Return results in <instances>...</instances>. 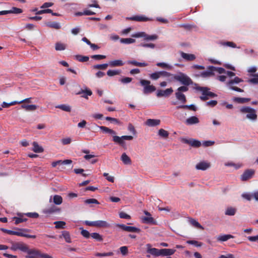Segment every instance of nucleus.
I'll list each match as a JSON object with an SVG mask.
<instances>
[{
	"label": "nucleus",
	"mask_w": 258,
	"mask_h": 258,
	"mask_svg": "<svg viewBox=\"0 0 258 258\" xmlns=\"http://www.w3.org/2000/svg\"><path fill=\"white\" fill-rule=\"evenodd\" d=\"M173 92V90L172 88H168L164 90L159 89L156 92V96L159 98L162 97H168L171 95Z\"/></svg>",
	"instance_id": "9b49d317"
},
{
	"label": "nucleus",
	"mask_w": 258,
	"mask_h": 258,
	"mask_svg": "<svg viewBox=\"0 0 258 258\" xmlns=\"http://www.w3.org/2000/svg\"><path fill=\"white\" fill-rule=\"evenodd\" d=\"M254 174V170L253 169H247L241 175L242 181H246L252 177Z\"/></svg>",
	"instance_id": "ddd939ff"
},
{
	"label": "nucleus",
	"mask_w": 258,
	"mask_h": 258,
	"mask_svg": "<svg viewBox=\"0 0 258 258\" xmlns=\"http://www.w3.org/2000/svg\"><path fill=\"white\" fill-rule=\"evenodd\" d=\"M46 26L55 29H59L60 28L59 24L56 22H48L46 23Z\"/></svg>",
	"instance_id": "58836bf2"
},
{
	"label": "nucleus",
	"mask_w": 258,
	"mask_h": 258,
	"mask_svg": "<svg viewBox=\"0 0 258 258\" xmlns=\"http://www.w3.org/2000/svg\"><path fill=\"white\" fill-rule=\"evenodd\" d=\"M28 245L23 242H12L11 249L14 251L20 250L26 252L28 250Z\"/></svg>",
	"instance_id": "6e6552de"
},
{
	"label": "nucleus",
	"mask_w": 258,
	"mask_h": 258,
	"mask_svg": "<svg viewBox=\"0 0 258 258\" xmlns=\"http://www.w3.org/2000/svg\"><path fill=\"white\" fill-rule=\"evenodd\" d=\"M76 58L80 62H86L89 60V57L87 56H83L81 55H76Z\"/></svg>",
	"instance_id": "603ef678"
},
{
	"label": "nucleus",
	"mask_w": 258,
	"mask_h": 258,
	"mask_svg": "<svg viewBox=\"0 0 258 258\" xmlns=\"http://www.w3.org/2000/svg\"><path fill=\"white\" fill-rule=\"evenodd\" d=\"M161 249L156 248H151L147 250V252L155 256H159L161 255Z\"/></svg>",
	"instance_id": "c756f323"
},
{
	"label": "nucleus",
	"mask_w": 258,
	"mask_h": 258,
	"mask_svg": "<svg viewBox=\"0 0 258 258\" xmlns=\"http://www.w3.org/2000/svg\"><path fill=\"white\" fill-rule=\"evenodd\" d=\"M233 238L234 236L231 234H225L218 236L217 239L219 241H226L230 238Z\"/></svg>",
	"instance_id": "7c9ffc66"
},
{
	"label": "nucleus",
	"mask_w": 258,
	"mask_h": 258,
	"mask_svg": "<svg viewBox=\"0 0 258 258\" xmlns=\"http://www.w3.org/2000/svg\"><path fill=\"white\" fill-rule=\"evenodd\" d=\"M182 141L183 143L195 148H198L201 146V142L195 139L187 140L186 139H182Z\"/></svg>",
	"instance_id": "4468645a"
},
{
	"label": "nucleus",
	"mask_w": 258,
	"mask_h": 258,
	"mask_svg": "<svg viewBox=\"0 0 258 258\" xmlns=\"http://www.w3.org/2000/svg\"><path fill=\"white\" fill-rule=\"evenodd\" d=\"M250 100V98H248L235 97L234 98V101L239 103H246L249 101Z\"/></svg>",
	"instance_id": "a18cd8bd"
},
{
	"label": "nucleus",
	"mask_w": 258,
	"mask_h": 258,
	"mask_svg": "<svg viewBox=\"0 0 258 258\" xmlns=\"http://www.w3.org/2000/svg\"><path fill=\"white\" fill-rule=\"evenodd\" d=\"M108 65L109 64L107 63L96 64L93 66V68L95 69L105 70L107 68Z\"/></svg>",
	"instance_id": "4d7b16f0"
},
{
	"label": "nucleus",
	"mask_w": 258,
	"mask_h": 258,
	"mask_svg": "<svg viewBox=\"0 0 258 258\" xmlns=\"http://www.w3.org/2000/svg\"><path fill=\"white\" fill-rule=\"evenodd\" d=\"M66 44L61 43V42H56L55 45V49L57 51H61L64 50L66 48Z\"/></svg>",
	"instance_id": "e433bc0d"
},
{
	"label": "nucleus",
	"mask_w": 258,
	"mask_h": 258,
	"mask_svg": "<svg viewBox=\"0 0 258 258\" xmlns=\"http://www.w3.org/2000/svg\"><path fill=\"white\" fill-rule=\"evenodd\" d=\"M121 160L124 164L130 165L132 163L131 158L125 153L121 155Z\"/></svg>",
	"instance_id": "cd10ccee"
},
{
	"label": "nucleus",
	"mask_w": 258,
	"mask_h": 258,
	"mask_svg": "<svg viewBox=\"0 0 258 258\" xmlns=\"http://www.w3.org/2000/svg\"><path fill=\"white\" fill-rule=\"evenodd\" d=\"M103 133L109 134L112 136V141L118 144L123 148L125 147V143L124 140H132L133 137L132 136H122L119 137L116 136V133L113 130L110 129L104 126H97Z\"/></svg>",
	"instance_id": "f257e3e1"
},
{
	"label": "nucleus",
	"mask_w": 258,
	"mask_h": 258,
	"mask_svg": "<svg viewBox=\"0 0 258 258\" xmlns=\"http://www.w3.org/2000/svg\"><path fill=\"white\" fill-rule=\"evenodd\" d=\"M56 108L60 109L63 111H67V112H71V108L70 106L66 104H61L58 105L56 106Z\"/></svg>",
	"instance_id": "37998d69"
},
{
	"label": "nucleus",
	"mask_w": 258,
	"mask_h": 258,
	"mask_svg": "<svg viewBox=\"0 0 258 258\" xmlns=\"http://www.w3.org/2000/svg\"><path fill=\"white\" fill-rule=\"evenodd\" d=\"M214 71H217L218 73L221 74L226 73V71L223 68L215 67L214 66H209L207 71H204L200 74L196 75L198 77H202L203 78H208L214 76Z\"/></svg>",
	"instance_id": "f03ea898"
},
{
	"label": "nucleus",
	"mask_w": 258,
	"mask_h": 258,
	"mask_svg": "<svg viewBox=\"0 0 258 258\" xmlns=\"http://www.w3.org/2000/svg\"><path fill=\"white\" fill-rule=\"evenodd\" d=\"M176 109H187L194 111H196L197 110V107L194 104L190 105H182L180 106H178L176 107Z\"/></svg>",
	"instance_id": "393cba45"
},
{
	"label": "nucleus",
	"mask_w": 258,
	"mask_h": 258,
	"mask_svg": "<svg viewBox=\"0 0 258 258\" xmlns=\"http://www.w3.org/2000/svg\"><path fill=\"white\" fill-rule=\"evenodd\" d=\"M96 256H112L113 255V253L112 252H104V253H100L97 252L95 254Z\"/></svg>",
	"instance_id": "bf43d9fd"
},
{
	"label": "nucleus",
	"mask_w": 258,
	"mask_h": 258,
	"mask_svg": "<svg viewBox=\"0 0 258 258\" xmlns=\"http://www.w3.org/2000/svg\"><path fill=\"white\" fill-rule=\"evenodd\" d=\"M156 66L159 67L167 69L169 70H171L172 68V66H171L169 64H167L165 62H158L156 63Z\"/></svg>",
	"instance_id": "864d4df0"
},
{
	"label": "nucleus",
	"mask_w": 258,
	"mask_h": 258,
	"mask_svg": "<svg viewBox=\"0 0 258 258\" xmlns=\"http://www.w3.org/2000/svg\"><path fill=\"white\" fill-rule=\"evenodd\" d=\"M242 81H243V80L241 79H240L237 77H236L234 78V79L231 80L230 81H229L228 83H227V85L228 86L232 85L234 83L238 84L240 82H242Z\"/></svg>",
	"instance_id": "8fccbe9b"
},
{
	"label": "nucleus",
	"mask_w": 258,
	"mask_h": 258,
	"mask_svg": "<svg viewBox=\"0 0 258 258\" xmlns=\"http://www.w3.org/2000/svg\"><path fill=\"white\" fill-rule=\"evenodd\" d=\"M221 44L224 46H227L232 48L236 47V45L233 42L227 41L221 42Z\"/></svg>",
	"instance_id": "680f3d73"
},
{
	"label": "nucleus",
	"mask_w": 258,
	"mask_h": 258,
	"mask_svg": "<svg viewBox=\"0 0 258 258\" xmlns=\"http://www.w3.org/2000/svg\"><path fill=\"white\" fill-rule=\"evenodd\" d=\"M158 135L162 138H167L169 136V133L164 129L161 128L158 131Z\"/></svg>",
	"instance_id": "de8ad7c7"
},
{
	"label": "nucleus",
	"mask_w": 258,
	"mask_h": 258,
	"mask_svg": "<svg viewBox=\"0 0 258 258\" xmlns=\"http://www.w3.org/2000/svg\"><path fill=\"white\" fill-rule=\"evenodd\" d=\"M33 149L32 150L35 153H42L44 150L41 146H40L36 142H33L32 143Z\"/></svg>",
	"instance_id": "a878e982"
},
{
	"label": "nucleus",
	"mask_w": 258,
	"mask_h": 258,
	"mask_svg": "<svg viewBox=\"0 0 258 258\" xmlns=\"http://www.w3.org/2000/svg\"><path fill=\"white\" fill-rule=\"evenodd\" d=\"M199 122V118L195 116H192L189 117V118H187L185 121V123L186 125H188L197 124Z\"/></svg>",
	"instance_id": "a211bd4d"
},
{
	"label": "nucleus",
	"mask_w": 258,
	"mask_h": 258,
	"mask_svg": "<svg viewBox=\"0 0 258 258\" xmlns=\"http://www.w3.org/2000/svg\"><path fill=\"white\" fill-rule=\"evenodd\" d=\"M84 203L86 204H99V202L95 199H87L84 201Z\"/></svg>",
	"instance_id": "052dcab7"
},
{
	"label": "nucleus",
	"mask_w": 258,
	"mask_h": 258,
	"mask_svg": "<svg viewBox=\"0 0 258 258\" xmlns=\"http://www.w3.org/2000/svg\"><path fill=\"white\" fill-rule=\"evenodd\" d=\"M246 117L251 120H255L257 118L255 110L252 108V110L247 114Z\"/></svg>",
	"instance_id": "72a5a7b5"
},
{
	"label": "nucleus",
	"mask_w": 258,
	"mask_h": 258,
	"mask_svg": "<svg viewBox=\"0 0 258 258\" xmlns=\"http://www.w3.org/2000/svg\"><path fill=\"white\" fill-rule=\"evenodd\" d=\"M181 57L188 61H192L196 59V56L192 54L186 53L183 52L181 53Z\"/></svg>",
	"instance_id": "5701e85b"
},
{
	"label": "nucleus",
	"mask_w": 258,
	"mask_h": 258,
	"mask_svg": "<svg viewBox=\"0 0 258 258\" xmlns=\"http://www.w3.org/2000/svg\"><path fill=\"white\" fill-rule=\"evenodd\" d=\"M135 41H136L135 39H133V38H121L120 39V42L121 43H124V44L133 43H135Z\"/></svg>",
	"instance_id": "3c124183"
},
{
	"label": "nucleus",
	"mask_w": 258,
	"mask_h": 258,
	"mask_svg": "<svg viewBox=\"0 0 258 258\" xmlns=\"http://www.w3.org/2000/svg\"><path fill=\"white\" fill-rule=\"evenodd\" d=\"M17 231L9 230L8 234L10 235L25 237L29 238H35L36 237L35 235H29L26 233L30 231L29 229L17 228Z\"/></svg>",
	"instance_id": "423d86ee"
},
{
	"label": "nucleus",
	"mask_w": 258,
	"mask_h": 258,
	"mask_svg": "<svg viewBox=\"0 0 258 258\" xmlns=\"http://www.w3.org/2000/svg\"><path fill=\"white\" fill-rule=\"evenodd\" d=\"M160 72V76L161 77L164 78H169L171 77L170 79H169V81L171 82L173 81V75L171 74L170 73L167 72L166 71H159Z\"/></svg>",
	"instance_id": "473e14b6"
},
{
	"label": "nucleus",
	"mask_w": 258,
	"mask_h": 258,
	"mask_svg": "<svg viewBox=\"0 0 258 258\" xmlns=\"http://www.w3.org/2000/svg\"><path fill=\"white\" fill-rule=\"evenodd\" d=\"M176 98L179 101H181L182 103H185L186 102L185 96L181 92H176L175 94Z\"/></svg>",
	"instance_id": "c85d7f7f"
},
{
	"label": "nucleus",
	"mask_w": 258,
	"mask_h": 258,
	"mask_svg": "<svg viewBox=\"0 0 258 258\" xmlns=\"http://www.w3.org/2000/svg\"><path fill=\"white\" fill-rule=\"evenodd\" d=\"M252 108L248 106H244L240 108V111L241 113H249L251 110H252Z\"/></svg>",
	"instance_id": "69168bd1"
},
{
	"label": "nucleus",
	"mask_w": 258,
	"mask_h": 258,
	"mask_svg": "<svg viewBox=\"0 0 258 258\" xmlns=\"http://www.w3.org/2000/svg\"><path fill=\"white\" fill-rule=\"evenodd\" d=\"M127 63L140 67H145L148 66V64L146 62H139L135 60H128Z\"/></svg>",
	"instance_id": "4be33fe9"
},
{
	"label": "nucleus",
	"mask_w": 258,
	"mask_h": 258,
	"mask_svg": "<svg viewBox=\"0 0 258 258\" xmlns=\"http://www.w3.org/2000/svg\"><path fill=\"white\" fill-rule=\"evenodd\" d=\"M116 226L120 228L123 231H125L129 232H136L139 233L141 231V229L133 226H128L124 224H117Z\"/></svg>",
	"instance_id": "9d476101"
},
{
	"label": "nucleus",
	"mask_w": 258,
	"mask_h": 258,
	"mask_svg": "<svg viewBox=\"0 0 258 258\" xmlns=\"http://www.w3.org/2000/svg\"><path fill=\"white\" fill-rule=\"evenodd\" d=\"M63 237L65 239L66 241L68 243H71V238L70 237V233L68 231H63L62 232V235L60 237Z\"/></svg>",
	"instance_id": "4c0bfd02"
},
{
	"label": "nucleus",
	"mask_w": 258,
	"mask_h": 258,
	"mask_svg": "<svg viewBox=\"0 0 258 258\" xmlns=\"http://www.w3.org/2000/svg\"><path fill=\"white\" fill-rule=\"evenodd\" d=\"M10 14H21L22 13L23 11L21 9L18 8L16 7H12V9L9 10Z\"/></svg>",
	"instance_id": "5fc2aeb1"
},
{
	"label": "nucleus",
	"mask_w": 258,
	"mask_h": 258,
	"mask_svg": "<svg viewBox=\"0 0 258 258\" xmlns=\"http://www.w3.org/2000/svg\"><path fill=\"white\" fill-rule=\"evenodd\" d=\"M80 230H81V234L85 238H88L90 237L91 234L88 231L86 230H84L83 228H80Z\"/></svg>",
	"instance_id": "e2e57ef3"
},
{
	"label": "nucleus",
	"mask_w": 258,
	"mask_h": 258,
	"mask_svg": "<svg viewBox=\"0 0 258 258\" xmlns=\"http://www.w3.org/2000/svg\"><path fill=\"white\" fill-rule=\"evenodd\" d=\"M160 120L159 119H148L146 121V124L150 126H155L160 124Z\"/></svg>",
	"instance_id": "bb28decb"
},
{
	"label": "nucleus",
	"mask_w": 258,
	"mask_h": 258,
	"mask_svg": "<svg viewBox=\"0 0 258 258\" xmlns=\"http://www.w3.org/2000/svg\"><path fill=\"white\" fill-rule=\"evenodd\" d=\"M61 209L53 205L49 207L44 209L43 210V213L48 216H49L54 214L59 213Z\"/></svg>",
	"instance_id": "1a4fd4ad"
},
{
	"label": "nucleus",
	"mask_w": 258,
	"mask_h": 258,
	"mask_svg": "<svg viewBox=\"0 0 258 258\" xmlns=\"http://www.w3.org/2000/svg\"><path fill=\"white\" fill-rule=\"evenodd\" d=\"M55 227L56 229H64L66 224V222L62 221H58L54 222Z\"/></svg>",
	"instance_id": "79ce46f5"
},
{
	"label": "nucleus",
	"mask_w": 258,
	"mask_h": 258,
	"mask_svg": "<svg viewBox=\"0 0 258 258\" xmlns=\"http://www.w3.org/2000/svg\"><path fill=\"white\" fill-rule=\"evenodd\" d=\"M236 210L235 208L232 207H229L225 211V215L229 216H233L236 213Z\"/></svg>",
	"instance_id": "49530a36"
},
{
	"label": "nucleus",
	"mask_w": 258,
	"mask_h": 258,
	"mask_svg": "<svg viewBox=\"0 0 258 258\" xmlns=\"http://www.w3.org/2000/svg\"><path fill=\"white\" fill-rule=\"evenodd\" d=\"M91 57L95 60H100V59H105L106 58V56L104 55H101V54H95V55H92L91 56Z\"/></svg>",
	"instance_id": "338daca9"
},
{
	"label": "nucleus",
	"mask_w": 258,
	"mask_h": 258,
	"mask_svg": "<svg viewBox=\"0 0 258 258\" xmlns=\"http://www.w3.org/2000/svg\"><path fill=\"white\" fill-rule=\"evenodd\" d=\"M26 252V258H52V256L34 248L30 249L28 247V250Z\"/></svg>",
	"instance_id": "7ed1b4c3"
},
{
	"label": "nucleus",
	"mask_w": 258,
	"mask_h": 258,
	"mask_svg": "<svg viewBox=\"0 0 258 258\" xmlns=\"http://www.w3.org/2000/svg\"><path fill=\"white\" fill-rule=\"evenodd\" d=\"M195 89L201 91L202 95L200 97L201 100L205 101L209 99V97L213 98L217 96V95L214 93L209 91L210 89L205 87H196Z\"/></svg>",
	"instance_id": "39448f33"
},
{
	"label": "nucleus",
	"mask_w": 258,
	"mask_h": 258,
	"mask_svg": "<svg viewBox=\"0 0 258 258\" xmlns=\"http://www.w3.org/2000/svg\"><path fill=\"white\" fill-rule=\"evenodd\" d=\"M160 78V72H156L150 75V78L153 80H157Z\"/></svg>",
	"instance_id": "6e6d98bb"
},
{
	"label": "nucleus",
	"mask_w": 258,
	"mask_h": 258,
	"mask_svg": "<svg viewBox=\"0 0 258 258\" xmlns=\"http://www.w3.org/2000/svg\"><path fill=\"white\" fill-rule=\"evenodd\" d=\"M189 223L194 227L201 229H204V227L195 219L191 218L189 219Z\"/></svg>",
	"instance_id": "a19ab883"
},
{
	"label": "nucleus",
	"mask_w": 258,
	"mask_h": 258,
	"mask_svg": "<svg viewBox=\"0 0 258 258\" xmlns=\"http://www.w3.org/2000/svg\"><path fill=\"white\" fill-rule=\"evenodd\" d=\"M186 242L188 244L194 245L196 247H200L203 245V243L196 240H188Z\"/></svg>",
	"instance_id": "13d9d810"
},
{
	"label": "nucleus",
	"mask_w": 258,
	"mask_h": 258,
	"mask_svg": "<svg viewBox=\"0 0 258 258\" xmlns=\"http://www.w3.org/2000/svg\"><path fill=\"white\" fill-rule=\"evenodd\" d=\"M21 108L24 109L25 110L28 111H34L35 110L37 107L36 105L31 104V105H26L22 104L21 105Z\"/></svg>",
	"instance_id": "2f4dec72"
},
{
	"label": "nucleus",
	"mask_w": 258,
	"mask_h": 258,
	"mask_svg": "<svg viewBox=\"0 0 258 258\" xmlns=\"http://www.w3.org/2000/svg\"><path fill=\"white\" fill-rule=\"evenodd\" d=\"M96 227L98 228H109L110 225L105 221L98 220L96 221Z\"/></svg>",
	"instance_id": "412c9836"
},
{
	"label": "nucleus",
	"mask_w": 258,
	"mask_h": 258,
	"mask_svg": "<svg viewBox=\"0 0 258 258\" xmlns=\"http://www.w3.org/2000/svg\"><path fill=\"white\" fill-rule=\"evenodd\" d=\"M73 162L72 160L67 159L64 160H57L54 162H53L51 163V165L53 167H56L57 165H67V164H71Z\"/></svg>",
	"instance_id": "dca6fc26"
},
{
	"label": "nucleus",
	"mask_w": 258,
	"mask_h": 258,
	"mask_svg": "<svg viewBox=\"0 0 258 258\" xmlns=\"http://www.w3.org/2000/svg\"><path fill=\"white\" fill-rule=\"evenodd\" d=\"M121 71L119 70H109L107 72V75L109 77H112L115 75H118L120 74Z\"/></svg>",
	"instance_id": "c03bdc74"
},
{
	"label": "nucleus",
	"mask_w": 258,
	"mask_h": 258,
	"mask_svg": "<svg viewBox=\"0 0 258 258\" xmlns=\"http://www.w3.org/2000/svg\"><path fill=\"white\" fill-rule=\"evenodd\" d=\"M140 83L144 87L143 92L145 94L153 92L156 89L154 86L151 85V82L149 80L141 79Z\"/></svg>",
	"instance_id": "0eeeda50"
},
{
	"label": "nucleus",
	"mask_w": 258,
	"mask_h": 258,
	"mask_svg": "<svg viewBox=\"0 0 258 258\" xmlns=\"http://www.w3.org/2000/svg\"><path fill=\"white\" fill-rule=\"evenodd\" d=\"M127 19L138 22H146L150 20L149 18L143 16H135Z\"/></svg>",
	"instance_id": "f3484780"
},
{
	"label": "nucleus",
	"mask_w": 258,
	"mask_h": 258,
	"mask_svg": "<svg viewBox=\"0 0 258 258\" xmlns=\"http://www.w3.org/2000/svg\"><path fill=\"white\" fill-rule=\"evenodd\" d=\"M142 221L143 223L156 225V221L152 216L143 217L142 218Z\"/></svg>",
	"instance_id": "aec40b11"
},
{
	"label": "nucleus",
	"mask_w": 258,
	"mask_h": 258,
	"mask_svg": "<svg viewBox=\"0 0 258 258\" xmlns=\"http://www.w3.org/2000/svg\"><path fill=\"white\" fill-rule=\"evenodd\" d=\"M90 236L98 241H102L103 240L102 236L98 233H92L91 234Z\"/></svg>",
	"instance_id": "09e8293b"
},
{
	"label": "nucleus",
	"mask_w": 258,
	"mask_h": 258,
	"mask_svg": "<svg viewBox=\"0 0 258 258\" xmlns=\"http://www.w3.org/2000/svg\"><path fill=\"white\" fill-rule=\"evenodd\" d=\"M175 251L176 250L174 249L164 248L161 249L160 253L162 256H170L173 254Z\"/></svg>",
	"instance_id": "6ab92c4d"
},
{
	"label": "nucleus",
	"mask_w": 258,
	"mask_h": 258,
	"mask_svg": "<svg viewBox=\"0 0 258 258\" xmlns=\"http://www.w3.org/2000/svg\"><path fill=\"white\" fill-rule=\"evenodd\" d=\"M211 167L210 162L203 161L198 163L196 166L197 170H206Z\"/></svg>",
	"instance_id": "2eb2a0df"
},
{
	"label": "nucleus",
	"mask_w": 258,
	"mask_h": 258,
	"mask_svg": "<svg viewBox=\"0 0 258 258\" xmlns=\"http://www.w3.org/2000/svg\"><path fill=\"white\" fill-rule=\"evenodd\" d=\"M133 37H144L145 39L147 40H156L158 38V36L157 35H148L145 34L144 32H139L134 34H133L132 35Z\"/></svg>",
	"instance_id": "f8f14e48"
},
{
	"label": "nucleus",
	"mask_w": 258,
	"mask_h": 258,
	"mask_svg": "<svg viewBox=\"0 0 258 258\" xmlns=\"http://www.w3.org/2000/svg\"><path fill=\"white\" fill-rule=\"evenodd\" d=\"M18 215L20 216L19 217H15L13 218L14 220H15V224L16 225H18L20 223L26 222L27 220V218H24L23 216H20L19 214Z\"/></svg>",
	"instance_id": "ea45409f"
},
{
	"label": "nucleus",
	"mask_w": 258,
	"mask_h": 258,
	"mask_svg": "<svg viewBox=\"0 0 258 258\" xmlns=\"http://www.w3.org/2000/svg\"><path fill=\"white\" fill-rule=\"evenodd\" d=\"M53 202L56 205H59L62 203V198L59 195H54L53 197Z\"/></svg>",
	"instance_id": "f704fd0d"
},
{
	"label": "nucleus",
	"mask_w": 258,
	"mask_h": 258,
	"mask_svg": "<svg viewBox=\"0 0 258 258\" xmlns=\"http://www.w3.org/2000/svg\"><path fill=\"white\" fill-rule=\"evenodd\" d=\"M175 80L179 82L181 84L185 86H188L192 84L191 79L186 74L179 72L177 74L173 75V81Z\"/></svg>",
	"instance_id": "20e7f679"
},
{
	"label": "nucleus",
	"mask_w": 258,
	"mask_h": 258,
	"mask_svg": "<svg viewBox=\"0 0 258 258\" xmlns=\"http://www.w3.org/2000/svg\"><path fill=\"white\" fill-rule=\"evenodd\" d=\"M127 130L131 133H132L133 135H135L136 134V131L134 126V125L132 123H129L127 126Z\"/></svg>",
	"instance_id": "774afa93"
},
{
	"label": "nucleus",
	"mask_w": 258,
	"mask_h": 258,
	"mask_svg": "<svg viewBox=\"0 0 258 258\" xmlns=\"http://www.w3.org/2000/svg\"><path fill=\"white\" fill-rule=\"evenodd\" d=\"M103 176H104L106 179L109 182H114V177L111 175H109L107 173H104L103 174Z\"/></svg>",
	"instance_id": "0e129e2a"
},
{
	"label": "nucleus",
	"mask_w": 258,
	"mask_h": 258,
	"mask_svg": "<svg viewBox=\"0 0 258 258\" xmlns=\"http://www.w3.org/2000/svg\"><path fill=\"white\" fill-rule=\"evenodd\" d=\"M77 94H83V97L87 98L88 96H91L92 94V91L90 89H86V90H81L80 92L77 93Z\"/></svg>",
	"instance_id": "c9c22d12"
},
{
	"label": "nucleus",
	"mask_w": 258,
	"mask_h": 258,
	"mask_svg": "<svg viewBox=\"0 0 258 258\" xmlns=\"http://www.w3.org/2000/svg\"><path fill=\"white\" fill-rule=\"evenodd\" d=\"M124 64V63L120 59L111 60L109 62V65L111 67H121Z\"/></svg>",
	"instance_id": "b1692460"
}]
</instances>
